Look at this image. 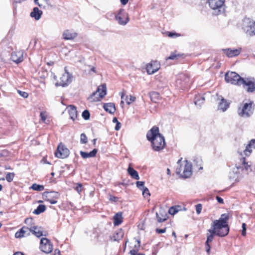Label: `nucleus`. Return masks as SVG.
<instances>
[{"mask_svg":"<svg viewBox=\"0 0 255 255\" xmlns=\"http://www.w3.org/2000/svg\"><path fill=\"white\" fill-rule=\"evenodd\" d=\"M40 249L42 252L49 254L53 250V245L49 240L43 238L40 240Z\"/></svg>","mask_w":255,"mask_h":255,"instance_id":"obj_13","label":"nucleus"},{"mask_svg":"<svg viewBox=\"0 0 255 255\" xmlns=\"http://www.w3.org/2000/svg\"><path fill=\"white\" fill-rule=\"evenodd\" d=\"M13 255H23V254L21 252H16V253L14 254Z\"/></svg>","mask_w":255,"mask_h":255,"instance_id":"obj_64","label":"nucleus"},{"mask_svg":"<svg viewBox=\"0 0 255 255\" xmlns=\"http://www.w3.org/2000/svg\"><path fill=\"white\" fill-rule=\"evenodd\" d=\"M67 109L70 119L73 121H75L77 118V111L76 108L73 105H70L68 106Z\"/></svg>","mask_w":255,"mask_h":255,"instance_id":"obj_26","label":"nucleus"},{"mask_svg":"<svg viewBox=\"0 0 255 255\" xmlns=\"http://www.w3.org/2000/svg\"><path fill=\"white\" fill-rule=\"evenodd\" d=\"M189 81V77L183 75L181 76L180 79H178L176 81L177 85H180V87L182 89L185 88L188 85Z\"/></svg>","mask_w":255,"mask_h":255,"instance_id":"obj_24","label":"nucleus"},{"mask_svg":"<svg viewBox=\"0 0 255 255\" xmlns=\"http://www.w3.org/2000/svg\"><path fill=\"white\" fill-rule=\"evenodd\" d=\"M176 51L172 52L170 54V56L166 58V60H175L177 59L178 58L181 56V55L180 54H176Z\"/></svg>","mask_w":255,"mask_h":255,"instance_id":"obj_37","label":"nucleus"},{"mask_svg":"<svg viewBox=\"0 0 255 255\" xmlns=\"http://www.w3.org/2000/svg\"><path fill=\"white\" fill-rule=\"evenodd\" d=\"M175 210L176 208L174 206H172L169 209L168 213L172 215H174L177 213V210Z\"/></svg>","mask_w":255,"mask_h":255,"instance_id":"obj_48","label":"nucleus"},{"mask_svg":"<svg viewBox=\"0 0 255 255\" xmlns=\"http://www.w3.org/2000/svg\"><path fill=\"white\" fill-rule=\"evenodd\" d=\"M118 120L117 119V118H114L113 119V122L114 123H117L118 122Z\"/></svg>","mask_w":255,"mask_h":255,"instance_id":"obj_63","label":"nucleus"},{"mask_svg":"<svg viewBox=\"0 0 255 255\" xmlns=\"http://www.w3.org/2000/svg\"><path fill=\"white\" fill-rule=\"evenodd\" d=\"M77 34L70 30H66L63 33V38L65 40H72L77 36Z\"/></svg>","mask_w":255,"mask_h":255,"instance_id":"obj_25","label":"nucleus"},{"mask_svg":"<svg viewBox=\"0 0 255 255\" xmlns=\"http://www.w3.org/2000/svg\"><path fill=\"white\" fill-rule=\"evenodd\" d=\"M196 211L198 215L200 214L202 209V205L201 204H198L195 206Z\"/></svg>","mask_w":255,"mask_h":255,"instance_id":"obj_45","label":"nucleus"},{"mask_svg":"<svg viewBox=\"0 0 255 255\" xmlns=\"http://www.w3.org/2000/svg\"><path fill=\"white\" fill-rule=\"evenodd\" d=\"M41 1L44 2L45 4H46L48 5H50V1L49 0H40Z\"/></svg>","mask_w":255,"mask_h":255,"instance_id":"obj_62","label":"nucleus"},{"mask_svg":"<svg viewBox=\"0 0 255 255\" xmlns=\"http://www.w3.org/2000/svg\"><path fill=\"white\" fill-rule=\"evenodd\" d=\"M241 48L234 49L228 48L223 49V51L228 57H233L239 55L241 52Z\"/></svg>","mask_w":255,"mask_h":255,"instance_id":"obj_19","label":"nucleus"},{"mask_svg":"<svg viewBox=\"0 0 255 255\" xmlns=\"http://www.w3.org/2000/svg\"><path fill=\"white\" fill-rule=\"evenodd\" d=\"M218 100H220L218 104V109L221 110L223 112L226 111L229 108L230 103L221 96L218 97Z\"/></svg>","mask_w":255,"mask_h":255,"instance_id":"obj_20","label":"nucleus"},{"mask_svg":"<svg viewBox=\"0 0 255 255\" xmlns=\"http://www.w3.org/2000/svg\"><path fill=\"white\" fill-rule=\"evenodd\" d=\"M216 198L219 203L224 204V200L222 198L219 196H216Z\"/></svg>","mask_w":255,"mask_h":255,"instance_id":"obj_57","label":"nucleus"},{"mask_svg":"<svg viewBox=\"0 0 255 255\" xmlns=\"http://www.w3.org/2000/svg\"><path fill=\"white\" fill-rule=\"evenodd\" d=\"M75 189L79 194H80L82 190V185L81 183H77Z\"/></svg>","mask_w":255,"mask_h":255,"instance_id":"obj_49","label":"nucleus"},{"mask_svg":"<svg viewBox=\"0 0 255 255\" xmlns=\"http://www.w3.org/2000/svg\"><path fill=\"white\" fill-rule=\"evenodd\" d=\"M65 72L63 73L60 78V80L55 83L56 86L65 87L68 86L72 81V75L65 69Z\"/></svg>","mask_w":255,"mask_h":255,"instance_id":"obj_11","label":"nucleus"},{"mask_svg":"<svg viewBox=\"0 0 255 255\" xmlns=\"http://www.w3.org/2000/svg\"><path fill=\"white\" fill-rule=\"evenodd\" d=\"M156 217L158 223H162L168 218L167 214L163 209H160L158 212L156 213Z\"/></svg>","mask_w":255,"mask_h":255,"instance_id":"obj_21","label":"nucleus"},{"mask_svg":"<svg viewBox=\"0 0 255 255\" xmlns=\"http://www.w3.org/2000/svg\"><path fill=\"white\" fill-rule=\"evenodd\" d=\"M98 152L97 149H94L92 151L90 152H86L83 151H81L80 152L81 156L84 159H86L90 157H94L96 156L97 153Z\"/></svg>","mask_w":255,"mask_h":255,"instance_id":"obj_27","label":"nucleus"},{"mask_svg":"<svg viewBox=\"0 0 255 255\" xmlns=\"http://www.w3.org/2000/svg\"><path fill=\"white\" fill-rule=\"evenodd\" d=\"M166 228H164V229H158L157 228L156 229V233H158V234H162V233H164L165 232H166Z\"/></svg>","mask_w":255,"mask_h":255,"instance_id":"obj_54","label":"nucleus"},{"mask_svg":"<svg viewBox=\"0 0 255 255\" xmlns=\"http://www.w3.org/2000/svg\"><path fill=\"white\" fill-rule=\"evenodd\" d=\"M116 19L120 25H125L128 21V14L123 9H120L116 15Z\"/></svg>","mask_w":255,"mask_h":255,"instance_id":"obj_14","label":"nucleus"},{"mask_svg":"<svg viewBox=\"0 0 255 255\" xmlns=\"http://www.w3.org/2000/svg\"><path fill=\"white\" fill-rule=\"evenodd\" d=\"M53 255H61L60 251L58 249H56Z\"/></svg>","mask_w":255,"mask_h":255,"instance_id":"obj_59","label":"nucleus"},{"mask_svg":"<svg viewBox=\"0 0 255 255\" xmlns=\"http://www.w3.org/2000/svg\"><path fill=\"white\" fill-rule=\"evenodd\" d=\"M46 210V207L44 205H39L37 208L34 210L33 213L35 215H39L41 213L44 212Z\"/></svg>","mask_w":255,"mask_h":255,"instance_id":"obj_35","label":"nucleus"},{"mask_svg":"<svg viewBox=\"0 0 255 255\" xmlns=\"http://www.w3.org/2000/svg\"><path fill=\"white\" fill-rule=\"evenodd\" d=\"M11 59L16 63H18L23 60V52L18 51L11 53Z\"/></svg>","mask_w":255,"mask_h":255,"instance_id":"obj_17","label":"nucleus"},{"mask_svg":"<svg viewBox=\"0 0 255 255\" xmlns=\"http://www.w3.org/2000/svg\"><path fill=\"white\" fill-rule=\"evenodd\" d=\"M165 34L168 37L173 38H175L177 37H179L181 36V34L180 33L170 31L166 32Z\"/></svg>","mask_w":255,"mask_h":255,"instance_id":"obj_39","label":"nucleus"},{"mask_svg":"<svg viewBox=\"0 0 255 255\" xmlns=\"http://www.w3.org/2000/svg\"><path fill=\"white\" fill-rule=\"evenodd\" d=\"M30 234V228L27 227H23L18 231L15 234L16 238H21L26 236H28Z\"/></svg>","mask_w":255,"mask_h":255,"instance_id":"obj_18","label":"nucleus"},{"mask_svg":"<svg viewBox=\"0 0 255 255\" xmlns=\"http://www.w3.org/2000/svg\"><path fill=\"white\" fill-rule=\"evenodd\" d=\"M14 176V174L13 173H8L6 175L5 178L8 182H10L12 181Z\"/></svg>","mask_w":255,"mask_h":255,"instance_id":"obj_42","label":"nucleus"},{"mask_svg":"<svg viewBox=\"0 0 255 255\" xmlns=\"http://www.w3.org/2000/svg\"><path fill=\"white\" fill-rule=\"evenodd\" d=\"M70 153L69 149L65 147L62 143H60L55 152V155L58 158H65L67 157Z\"/></svg>","mask_w":255,"mask_h":255,"instance_id":"obj_12","label":"nucleus"},{"mask_svg":"<svg viewBox=\"0 0 255 255\" xmlns=\"http://www.w3.org/2000/svg\"><path fill=\"white\" fill-rule=\"evenodd\" d=\"M229 217L227 214H223L218 220L213 221L211 229L216 234V236L224 237L226 236L229 232L230 228L228 221Z\"/></svg>","mask_w":255,"mask_h":255,"instance_id":"obj_2","label":"nucleus"},{"mask_svg":"<svg viewBox=\"0 0 255 255\" xmlns=\"http://www.w3.org/2000/svg\"><path fill=\"white\" fill-rule=\"evenodd\" d=\"M39 0H34L35 4H37L40 8H45V5L38 2Z\"/></svg>","mask_w":255,"mask_h":255,"instance_id":"obj_55","label":"nucleus"},{"mask_svg":"<svg viewBox=\"0 0 255 255\" xmlns=\"http://www.w3.org/2000/svg\"><path fill=\"white\" fill-rule=\"evenodd\" d=\"M242 29L247 35H255V21L250 18H245L242 23Z\"/></svg>","mask_w":255,"mask_h":255,"instance_id":"obj_7","label":"nucleus"},{"mask_svg":"<svg viewBox=\"0 0 255 255\" xmlns=\"http://www.w3.org/2000/svg\"><path fill=\"white\" fill-rule=\"evenodd\" d=\"M208 2L211 8L217 10L216 14L224 12L225 0H208Z\"/></svg>","mask_w":255,"mask_h":255,"instance_id":"obj_8","label":"nucleus"},{"mask_svg":"<svg viewBox=\"0 0 255 255\" xmlns=\"http://www.w3.org/2000/svg\"><path fill=\"white\" fill-rule=\"evenodd\" d=\"M242 85L247 92L250 93L255 92V79L254 78L244 79V82H242Z\"/></svg>","mask_w":255,"mask_h":255,"instance_id":"obj_9","label":"nucleus"},{"mask_svg":"<svg viewBox=\"0 0 255 255\" xmlns=\"http://www.w3.org/2000/svg\"><path fill=\"white\" fill-rule=\"evenodd\" d=\"M149 94L151 100L153 102H156V100L158 99L159 97V94L156 92H151Z\"/></svg>","mask_w":255,"mask_h":255,"instance_id":"obj_36","label":"nucleus"},{"mask_svg":"<svg viewBox=\"0 0 255 255\" xmlns=\"http://www.w3.org/2000/svg\"><path fill=\"white\" fill-rule=\"evenodd\" d=\"M82 116L84 120H89L90 119V114L89 111H88L87 110H84L82 114Z\"/></svg>","mask_w":255,"mask_h":255,"instance_id":"obj_40","label":"nucleus"},{"mask_svg":"<svg viewBox=\"0 0 255 255\" xmlns=\"http://www.w3.org/2000/svg\"><path fill=\"white\" fill-rule=\"evenodd\" d=\"M130 255H144V254H138L137 250L134 249L131 250L130 251Z\"/></svg>","mask_w":255,"mask_h":255,"instance_id":"obj_52","label":"nucleus"},{"mask_svg":"<svg viewBox=\"0 0 255 255\" xmlns=\"http://www.w3.org/2000/svg\"><path fill=\"white\" fill-rule=\"evenodd\" d=\"M240 161V164H236L237 169L239 171L240 170H242L244 174H249V173L252 171L251 164H249L248 162H246L245 157L242 158Z\"/></svg>","mask_w":255,"mask_h":255,"instance_id":"obj_15","label":"nucleus"},{"mask_svg":"<svg viewBox=\"0 0 255 255\" xmlns=\"http://www.w3.org/2000/svg\"><path fill=\"white\" fill-rule=\"evenodd\" d=\"M205 101V98L204 97L200 95H196L194 98V103L195 105L201 107V106L204 103Z\"/></svg>","mask_w":255,"mask_h":255,"instance_id":"obj_33","label":"nucleus"},{"mask_svg":"<svg viewBox=\"0 0 255 255\" xmlns=\"http://www.w3.org/2000/svg\"><path fill=\"white\" fill-rule=\"evenodd\" d=\"M42 14V11L39 9L38 7H34L32 11L30 13L31 17L34 18L36 20H39L41 15Z\"/></svg>","mask_w":255,"mask_h":255,"instance_id":"obj_29","label":"nucleus"},{"mask_svg":"<svg viewBox=\"0 0 255 255\" xmlns=\"http://www.w3.org/2000/svg\"><path fill=\"white\" fill-rule=\"evenodd\" d=\"M182 158H181L177 161V164L179 167H177L176 170V173L177 174L180 175L184 178L189 177L192 173V164L189 162L187 160H185V164L184 166H182L181 164Z\"/></svg>","mask_w":255,"mask_h":255,"instance_id":"obj_3","label":"nucleus"},{"mask_svg":"<svg viewBox=\"0 0 255 255\" xmlns=\"http://www.w3.org/2000/svg\"><path fill=\"white\" fill-rule=\"evenodd\" d=\"M80 142L82 144L87 142V137L85 133H82L80 136Z\"/></svg>","mask_w":255,"mask_h":255,"instance_id":"obj_43","label":"nucleus"},{"mask_svg":"<svg viewBox=\"0 0 255 255\" xmlns=\"http://www.w3.org/2000/svg\"><path fill=\"white\" fill-rule=\"evenodd\" d=\"M141 190L142 191V195L144 197L150 196L149 191L147 187H144Z\"/></svg>","mask_w":255,"mask_h":255,"instance_id":"obj_44","label":"nucleus"},{"mask_svg":"<svg viewBox=\"0 0 255 255\" xmlns=\"http://www.w3.org/2000/svg\"><path fill=\"white\" fill-rule=\"evenodd\" d=\"M147 139L151 143L152 149L154 151H160L163 149L165 145L164 136L159 133V128L153 127L146 134Z\"/></svg>","mask_w":255,"mask_h":255,"instance_id":"obj_1","label":"nucleus"},{"mask_svg":"<svg viewBox=\"0 0 255 255\" xmlns=\"http://www.w3.org/2000/svg\"><path fill=\"white\" fill-rule=\"evenodd\" d=\"M30 233H32L36 237L39 238L44 236L43 228L38 226H33L30 228ZM45 236V235H44Z\"/></svg>","mask_w":255,"mask_h":255,"instance_id":"obj_23","label":"nucleus"},{"mask_svg":"<svg viewBox=\"0 0 255 255\" xmlns=\"http://www.w3.org/2000/svg\"><path fill=\"white\" fill-rule=\"evenodd\" d=\"M60 194L57 192H44L43 194V198L51 204L57 203V199L59 198Z\"/></svg>","mask_w":255,"mask_h":255,"instance_id":"obj_10","label":"nucleus"},{"mask_svg":"<svg viewBox=\"0 0 255 255\" xmlns=\"http://www.w3.org/2000/svg\"><path fill=\"white\" fill-rule=\"evenodd\" d=\"M114 224L115 226H119L123 221V214L122 212L116 213L113 217Z\"/></svg>","mask_w":255,"mask_h":255,"instance_id":"obj_30","label":"nucleus"},{"mask_svg":"<svg viewBox=\"0 0 255 255\" xmlns=\"http://www.w3.org/2000/svg\"><path fill=\"white\" fill-rule=\"evenodd\" d=\"M208 232L209 234H207V240L205 243V249L207 253L209 254L211 249L210 243L213 241L214 237L215 235H216V234L211 229H209Z\"/></svg>","mask_w":255,"mask_h":255,"instance_id":"obj_16","label":"nucleus"},{"mask_svg":"<svg viewBox=\"0 0 255 255\" xmlns=\"http://www.w3.org/2000/svg\"><path fill=\"white\" fill-rule=\"evenodd\" d=\"M32 221V219L31 218H28L25 220V223L26 224H29Z\"/></svg>","mask_w":255,"mask_h":255,"instance_id":"obj_58","label":"nucleus"},{"mask_svg":"<svg viewBox=\"0 0 255 255\" xmlns=\"http://www.w3.org/2000/svg\"><path fill=\"white\" fill-rule=\"evenodd\" d=\"M124 236V233L122 230H120L115 234L113 237V240L114 241H118L123 238Z\"/></svg>","mask_w":255,"mask_h":255,"instance_id":"obj_34","label":"nucleus"},{"mask_svg":"<svg viewBox=\"0 0 255 255\" xmlns=\"http://www.w3.org/2000/svg\"><path fill=\"white\" fill-rule=\"evenodd\" d=\"M41 120L44 122L46 120V115L45 112H41L40 114Z\"/></svg>","mask_w":255,"mask_h":255,"instance_id":"obj_51","label":"nucleus"},{"mask_svg":"<svg viewBox=\"0 0 255 255\" xmlns=\"http://www.w3.org/2000/svg\"><path fill=\"white\" fill-rule=\"evenodd\" d=\"M89 67L91 68L90 71H92L93 73H96V67H94V66L91 67L90 66H89Z\"/></svg>","mask_w":255,"mask_h":255,"instance_id":"obj_60","label":"nucleus"},{"mask_svg":"<svg viewBox=\"0 0 255 255\" xmlns=\"http://www.w3.org/2000/svg\"><path fill=\"white\" fill-rule=\"evenodd\" d=\"M107 94V87L105 84L99 86L96 91L93 93L88 99L91 102H97L103 98Z\"/></svg>","mask_w":255,"mask_h":255,"instance_id":"obj_6","label":"nucleus"},{"mask_svg":"<svg viewBox=\"0 0 255 255\" xmlns=\"http://www.w3.org/2000/svg\"><path fill=\"white\" fill-rule=\"evenodd\" d=\"M158 64L156 62L149 63L147 65L146 71L148 74H153L159 69Z\"/></svg>","mask_w":255,"mask_h":255,"instance_id":"obj_22","label":"nucleus"},{"mask_svg":"<svg viewBox=\"0 0 255 255\" xmlns=\"http://www.w3.org/2000/svg\"><path fill=\"white\" fill-rule=\"evenodd\" d=\"M17 93L20 95V96L24 98H27L28 97V94L27 92L18 90Z\"/></svg>","mask_w":255,"mask_h":255,"instance_id":"obj_46","label":"nucleus"},{"mask_svg":"<svg viewBox=\"0 0 255 255\" xmlns=\"http://www.w3.org/2000/svg\"><path fill=\"white\" fill-rule=\"evenodd\" d=\"M255 105L253 102L241 104L238 109V114L242 118H248L254 113Z\"/></svg>","mask_w":255,"mask_h":255,"instance_id":"obj_4","label":"nucleus"},{"mask_svg":"<svg viewBox=\"0 0 255 255\" xmlns=\"http://www.w3.org/2000/svg\"><path fill=\"white\" fill-rule=\"evenodd\" d=\"M135 99L136 98L135 97L130 95L129 98H128V96H126L125 100L127 104L129 105L131 102H134Z\"/></svg>","mask_w":255,"mask_h":255,"instance_id":"obj_41","label":"nucleus"},{"mask_svg":"<svg viewBox=\"0 0 255 255\" xmlns=\"http://www.w3.org/2000/svg\"><path fill=\"white\" fill-rule=\"evenodd\" d=\"M242 235L243 236H246V224L245 223H243L242 225Z\"/></svg>","mask_w":255,"mask_h":255,"instance_id":"obj_50","label":"nucleus"},{"mask_svg":"<svg viewBox=\"0 0 255 255\" xmlns=\"http://www.w3.org/2000/svg\"><path fill=\"white\" fill-rule=\"evenodd\" d=\"M255 144V139L251 140L249 143L246 146L245 149L244 150V153L246 156H249L252 152V148Z\"/></svg>","mask_w":255,"mask_h":255,"instance_id":"obj_28","label":"nucleus"},{"mask_svg":"<svg viewBox=\"0 0 255 255\" xmlns=\"http://www.w3.org/2000/svg\"><path fill=\"white\" fill-rule=\"evenodd\" d=\"M225 80L227 83L238 86H241L242 82H244V78L235 72H227L225 76Z\"/></svg>","mask_w":255,"mask_h":255,"instance_id":"obj_5","label":"nucleus"},{"mask_svg":"<svg viewBox=\"0 0 255 255\" xmlns=\"http://www.w3.org/2000/svg\"><path fill=\"white\" fill-rule=\"evenodd\" d=\"M118 197L114 196L113 195H110L109 197V200L112 202H116L118 201Z\"/></svg>","mask_w":255,"mask_h":255,"instance_id":"obj_53","label":"nucleus"},{"mask_svg":"<svg viewBox=\"0 0 255 255\" xmlns=\"http://www.w3.org/2000/svg\"><path fill=\"white\" fill-rule=\"evenodd\" d=\"M128 174L133 179L135 180L139 179V176L138 172L132 167L129 166L127 169Z\"/></svg>","mask_w":255,"mask_h":255,"instance_id":"obj_32","label":"nucleus"},{"mask_svg":"<svg viewBox=\"0 0 255 255\" xmlns=\"http://www.w3.org/2000/svg\"><path fill=\"white\" fill-rule=\"evenodd\" d=\"M121 124L119 122H118L117 123H116V125L115 127V129L116 130H119L121 128Z\"/></svg>","mask_w":255,"mask_h":255,"instance_id":"obj_56","label":"nucleus"},{"mask_svg":"<svg viewBox=\"0 0 255 255\" xmlns=\"http://www.w3.org/2000/svg\"><path fill=\"white\" fill-rule=\"evenodd\" d=\"M136 184V186L140 190H142L145 187L144 186V182L143 181H137Z\"/></svg>","mask_w":255,"mask_h":255,"instance_id":"obj_47","label":"nucleus"},{"mask_svg":"<svg viewBox=\"0 0 255 255\" xmlns=\"http://www.w3.org/2000/svg\"><path fill=\"white\" fill-rule=\"evenodd\" d=\"M104 110L110 114H114L116 111L115 105L113 103H106L104 105Z\"/></svg>","mask_w":255,"mask_h":255,"instance_id":"obj_31","label":"nucleus"},{"mask_svg":"<svg viewBox=\"0 0 255 255\" xmlns=\"http://www.w3.org/2000/svg\"><path fill=\"white\" fill-rule=\"evenodd\" d=\"M120 1L122 4L126 5L128 3V0H120Z\"/></svg>","mask_w":255,"mask_h":255,"instance_id":"obj_61","label":"nucleus"},{"mask_svg":"<svg viewBox=\"0 0 255 255\" xmlns=\"http://www.w3.org/2000/svg\"><path fill=\"white\" fill-rule=\"evenodd\" d=\"M31 188L34 190H35V191H43L44 189V187L43 185H39V184H33Z\"/></svg>","mask_w":255,"mask_h":255,"instance_id":"obj_38","label":"nucleus"}]
</instances>
